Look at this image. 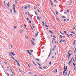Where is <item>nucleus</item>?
Wrapping results in <instances>:
<instances>
[{"label": "nucleus", "mask_w": 76, "mask_h": 76, "mask_svg": "<svg viewBox=\"0 0 76 76\" xmlns=\"http://www.w3.org/2000/svg\"><path fill=\"white\" fill-rule=\"evenodd\" d=\"M20 34H22V33H23V31L22 29H20Z\"/></svg>", "instance_id": "nucleus-1"}, {"label": "nucleus", "mask_w": 76, "mask_h": 76, "mask_svg": "<svg viewBox=\"0 0 76 76\" xmlns=\"http://www.w3.org/2000/svg\"><path fill=\"white\" fill-rule=\"evenodd\" d=\"M8 53L10 55V54H12V55L13 56H15V54L13 53L12 52H8Z\"/></svg>", "instance_id": "nucleus-2"}, {"label": "nucleus", "mask_w": 76, "mask_h": 76, "mask_svg": "<svg viewBox=\"0 0 76 76\" xmlns=\"http://www.w3.org/2000/svg\"><path fill=\"white\" fill-rule=\"evenodd\" d=\"M64 66V69H65V70H67V66H66H66Z\"/></svg>", "instance_id": "nucleus-3"}, {"label": "nucleus", "mask_w": 76, "mask_h": 76, "mask_svg": "<svg viewBox=\"0 0 76 76\" xmlns=\"http://www.w3.org/2000/svg\"><path fill=\"white\" fill-rule=\"evenodd\" d=\"M65 41V40L64 39L63 40L61 39V41H60V42H61V43H62V42H64Z\"/></svg>", "instance_id": "nucleus-4"}, {"label": "nucleus", "mask_w": 76, "mask_h": 76, "mask_svg": "<svg viewBox=\"0 0 76 76\" xmlns=\"http://www.w3.org/2000/svg\"><path fill=\"white\" fill-rule=\"evenodd\" d=\"M31 42L32 43V44L33 45H35V43L34 42H33V41L31 40Z\"/></svg>", "instance_id": "nucleus-5"}, {"label": "nucleus", "mask_w": 76, "mask_h": 76, "mask_svg": "<svg viewBox=\"0 0 76 76\" xmlns=\"http://www.w3.org/2000/svg\"><path fill=\"white\" fill-rule=\"evenodd\" d=\"M38 33H39V32L37 31L36 34L35 35V37H38Z\"/></svg>", "instance_id": "nucleus-6"}, {"label": "nucleus", "mask_w": 76, "mask_h": 76, "mask_svg": "<svg viewBox=\"0 0 76 76\" xmlns=\"http://www.w3.org/2000/svg\"><path fill=\"white\" fill-rule=\"evenodd\" d=\"M50 33H51V34H54V32H53V31H51L50 30L49 31Z\"/></svg>", "instance_id": "nucleus-7"}, {"label": "nucleus", "mask_w": 76, "mask_h": 76, "mask_svg": "<svg viewBox=\"0 0 76 76\" xmlns=\"http://www.w3.org/2000/svg\"><path fill=\"white\" fill-rule=\"evenodd\" d=\"M25 38L26 39H28V36L27 35H26L25 36Z\"/></svg>", "instance_id": "nucleus-8"}, {"label": "nucleus", "mask_w": 76, "mask_h": 76, "mask_svg": "<svg viewBox=\"0 0 76 76\" xmlns=\"http://www.w3.org/2000/svg\"><path fill=\"white\" fill-rule=\"evenodd\" d=\"M70 64H71V60H70L69 62L68 63V64L69 65H70Z\"/></svg>", "instance_id": "nucleus-9"}, {"label": "nucleus", "mask_w": 76, "mask_h": 76, "mask_svg": "<svg viewBox=\"0 0 76 76\" xmlns=\"http://www.w3.org/2000/svg\"><path fill=\"white\" fill-rule=\"evenodd\" d=\"M7 5L8 6V8L9 9L10 8H9V2H8Z\"/></svg>", "instance_id": "nucleus-10"}, {"label": "nucleus", "mask_w": 76, "mask_h": 76, "mask_svg": "<svg viewBox=\"0 0 76 76\" xmlns=\"http://www.w3.org/2000/svg\"><path fill=\"white\" fill-rule=\"evenodd\" d=\"M17 65H18V66H20V64H19V62H17Z\"/></svg>", "instance_id": "nucleus-11"}, {"label": "nucleus", "mask_w": 76, "mask_h": 76, "mask_svg": "<svg viewBox=\"0 0 76 76\" xmlns=\"http://www.w3.org/2000/svg\"><path fill=\"white\" fill-rule=\"evenodd\" d=\"M66 70H64L63 71V75H64V73H65V72H66Z\"/></svg>", "instance_id": "nucleus-12"}, {"label": "nucleus", "mask_w": 76, "mask_h": 76, "mask_svg": "<svg viewBox=\"0 0 76 76\" xmlns=\"http://www.w3.org/2000/svg\"><path fill=\"white\" fill-rule=\"evenodd\" d=\"M75 42H76V40H75L73 43V45H75Z\"/></svg>", "instance_id": "nucleus-13"}, {"label": "nucleus", "mask_w": 76, "mask_h": 76, "mask_svg": "<svg viewBox=\"0 0 76 76\" xmlns=\"http://www.w3.org/2000/svg\"><path fill=\"white\" fill-rule=\"evenodd\" d=\"M56 46H55V47H54V48L52 49V51H54V50H55V48H56Z\"/></svg>", "instance_id": "nucleus-14"}, {"label": "nucleus", "mask_w": 76, "mask_h": 76, "mask_svg": "<svg viewBox=\"0 0 76 76\" xmlns=\"http://www.w3.org/2000/svg\"><path fill=\"white\" fill-rule=\"evenodd\" d=\"M14 11V13H16V10H15V8H13Z\"/></svg>", "instance_id": "nucleus-15"}, {"label": "nucleus", "mask_w": 76, "mask_h": 76, "mask_svg": "<svg viewBox=\"0 0 76 76\" xmlns=\"http://www.w3.org/2000/svg\"><path fill=\"white\" fill-rule=\"evenodd\" d=\"M28 6H25V7H24V9H27L28 8Z\"/></svg>", "instance_id": "nucleus-16"}, {"label": "nucleus", "mask_w": 76, "mask_h": 76, "mask_svg": "<svg viewBox=\"0 0 76 76\" xmlns=\"http://www.w3.org/2000/svg\"><path fill=\"white\" fill-rule=\"evenodd\" d=\"M35 60L37 61H40V60L39 59H35Z\"/></svg>", "instance_id": "nucleus-17"}, {"label": "nucleus", "mask_w": 76, "mask_h": 76, "mask_svg": "<svg viewBox=\"0 0 76 76\" xmlns=\"http://www.w3.org/2000/svg\"><path fill=\"white\" fill-rule=\"evenodd\" d=\"M62 19H63L64 18H66V17H65V16H62Z\"/></svg>", "instance_id": "nucleus-18"}, {"label": "nucleus", "mask_w": 76, "mask_h": 76, "mask_svg": "<svg viewBox=\"0 0 76 76\" xmlns=\"http://www.w3.org/2000/svg\"><path fill=\"white\" fill-rule=\"evenodd\" d=\"M51 53H49V55L48 56V57H50V55H51Z\"/></svg>", "instance_id": "nucleus-19"}, {"label": "nucleus", "mask_w": 76, "mask_h": 76, "mask_svg": "<svg viewBox=\"0 0 76 76\" xmlns=\"http://www.w3.org/2000/svg\"><path fill=\"white\" fill-rule=\"evenodd\" d=\"M37 64H38V65L39 66H41V65H40V64H39V63L37 62Z\"/></svg>", "instance_id": "nucleus-20"}, {"label": "nucleus", "mask_w": 76, "mask_h": 76, "mask_svg": "<svg viewBox=\"0 0 76 76\" xmlns=\"http://www.w3.org/2000/svg\"><path fill=\"white\" fill-rule=\"evenodd\" d=\"M54 2H55L56 3H58V1L56 0L54 1Z\"/></svg>", "instance_id": "nucleus-21"}, {"label": "nucleus", "mask_w": 76, "mask_h": 76, "mask_svg": "<svg viewBox=\"0 0 76 76\" xmlns=\"http://www.w3.org/2000/svg\"><path fill=\"white\" fill-rule=\"evenodd\" d=\"M37 19L39 20V17H38V16H37Z\"/></svg>", "instance_id": "nucleus-22"}, {"label": "nucleus", "mask_w": 76, "mask_h": 76, "mask_svg": "<svg viewBox=\"0 0 76 76\" xmlns=\"http://www.w3.org/2000/svg\"><path fill=\"white\" fill-rule=\"evenodd\" d=\"M70 51H68V55H69L70 54Z\"/></svg>", "instance_id": "nucleus-23"}, {"label": "nucleus", "mask_w": 76, "mask_h": 76, "mask_svg": "<svg viewBox=\"0 0 76 76\" xmlns=\"http://www.w3.org/2000/svg\"><path fill=\"white\" fill-rule=\"evenodd\" d=\"M68 57H70V56H71V54L69 53V55H68Z\"/></svg>", "instance_id": "nucleus-24"}, {"label": "nucleus", "mask_w": 76, "mask_h": 76, "mask_svg": "<svg viewBox=\"0 0 76 76\" xmlns=\"http://www.w3.org/2000/svg\"><path fill=\"white\" fill-rule=\"evenodd\" d=\"M37 12H39V13L40 12V11L39 10H37Z\"/></svg>", "instance_id": "nucleus-25"}, {"label": "nucleus", "mask_w": 76, "mask_h": 76, "mask_svg": "<svg viewBox=\"0 0 76 76\" xmlns=\"http://www.w3.org/2000/svg\"><path fill=\"white\" fill-rule=\"evenodd\" d=\"M11 48H13V45H11Z\"/></svg>", "instance_id": "nucleus-26"}, {"label": "nucleus", "mask_w": 76, "mask_h": 76, "mask_svg": "<svg viewBox=\"0 0 76 76\" xmlns=\"http://www.w3.org/2000/svg\"><path fill=\"white\" fill-rule=\"evenodd\" d=\"M13 8H15V4H13Z\"/></svg>", "instance_id": "nucleus-27"}, {"label": "nucleus", "mask_w": 76, "mask_h": 76, "mask_svg": "<svg viewBox=\"0 0 76 76\" xmlns=\"http://www.w3.org/2000/svg\"><path fill=\"white\" fill-rule=\"evenodd\" d=\"M67 72H66L65 74V76H66V75H67Z\"/></svg>", "instance_id": "nucleus-28"}, {"label": "nucleus", "mask_w": 76, "mask_h": 76, "mask_svg": "<svg viewBox=\"0 0 76 76\" xmlns=\"http://www.w3.org/2000/svg\"><path fill=\"white\" fill-rule=\"evenodd\" d=\"M4 5H5V1H4Z\"/></svg>", "instance_id": "nucleus-29"}, {"label": "nucleus", "mask_w": 76, "mask_h": 76, "mask_svg": "<svg viewBox=\"0 0 76 76\" xmlns=\"http://www.w3.org/2000/svg\"><path fill=\"white\" fill-rule=\"evenodd\" d=\"M10 12L11 13H12L13 12V11H12V9H10Z\"/></svg>", "instance_id": "nucleus-30"}, {"label": "nucleus", "mask_w": 76, "mask_h": 76, "mask_svg": "<svg viewBox=\"0 0 76 76\" xmlns=\"http://www.w3.org/2000/svg\"><path fill=\"white\" fill-rule=\"evenodd\" d=\"M72 59H73V60L72 61V62H73V61H75V60L74 59V58H73Z\"/></svg>", "instance_id": "nucleus-31"}, {"label": "nucleus", "mask_w": 76, "mask_h": 76, "mask_svg": "<svg viewBox=\"0 0 76 76\" xmlns=\"http://www.w3.org/2000/svg\"><path fill=\"white\" fill-rule=\"evenodd\" d=\"M73 65L74 67H75V63H73Z\"/></svg>", "instance_id": "nucleus-32"}, {"label": "nucleus", "mask_w": 76, "mask_h": 76, "mask_svg": "<svg viewBox=\"0 0 76 76\" xmlns=\"http://www.w3.org/2000/svg\"><path fill=\"white\" fill-rule=\"evenodd\" d=\"M15 61H16V62H17V63H18V62H19V61H18V60H17L15 59Z\"/></svg>", "instance_id": "nucleus-33"}, {"label": "nucleus", "mask_w": 76, "mask_h": 76, "mask_svg": "<svg viewBox=\"0 0 76 76\" xmlns=\"http://www.w3.org/2000/svg\"><path fill=\"white\" fill-rule=\"evenodd\" d=\"M60 37L61 38H63V37H62V36L61 35H60Z\"/></svg>", "instance_id": "nucleus-34"}, {"label": "nucleus", "mask_w": 76, "mask_h": 76, "mask_svg": "<svg viewBox=\"0 0 76 76\" xmlns=\"http://www.w3.org/2000/svg\"><path fill=\"white\" fill-rule=\"evenodd\" d=\"M14 29H16V28H17V26H14Z\"/></svg>", "instance_id": "nucleus-35"}, {"label": "nucleus", "mask_w": 76, "mask_h": 76, "mask_svg": "<svg viewBox=\"0 0 76 76\" xmlns=\"http://www.w3.org/2000/svg\"><path fill=\"white\" fill-rule=\"evenodd\" d=\"M66 12H68V13H69L70 12H69V10H66Z\"/></svg>", "instance_id": "nucleus-36"}, {"label": "nucleus", "mask_w": 76, "mask_h": 76, "mask_svg": "<svg viewBox=\"0 0 76 76\" xmlns=\"http://www.w3.org/2000/svg\"><path fill=\"white\" fill-rule=\"evenodd\" d=\"M56 15H58V12H57V11H56Z\"/></svg>", "instance_id": "nucleus-37"}, {"label": "nucleus", "mask_w": 76, "mask_h": 76, "mask_svg": "<svg viewBox=\"0 0 76 76\" xmlns=\"http://www.w3.org/2000/svg\"><path fill=\"white\" fill-rule=\"evenodd\" d=\"M42 23L43 25H44V21H42Z\"/></svg>", "instance_id": "nucleus-38"}, {"label": "nucleus", "mask_w": 76, "mask_h": 76, "mask_svg": "<svg viewBox=\"0 0 76 76\" xmlns=\"http://www.w3.org/2000/svg\"><path fill=\"white\" fill-rule=\"evenodd\" d=\"M15 2L16 4L17 3V1H16V0H15Z\"/></svg>", "instance_id": "nucleus-39"}, {"label": "nucleus", "mask_w": 76, "mask_h": 76, "mask_svg": "<svg viewBox=\"0 0 76 76\" xmlns=\"http://www.w3.org/2000/svg\"><path fill=\"white\" fill-rule=\"evenodd\" d=\"M12 58H13V60H15V58H14V57H11Z\"/></svg>", "instance_id": "nucleus-40"}, {"label": "nucleus", "mask_w": 76, "mask_h": 76, "mask_svg": "<svg viewBox=\"0 0 76 76\" xmlns=\"http://www.w3.org/2000/svg\"><path fill=\"white\" fill-rule=\"evenodd\" d=\"M76 70V67H75L74 69V70Z\"/></svg>", "instance_id": "nucleus-41"}, {"label": "nucleus", "mask_w": 76, "mask_h": 76, "mask_svg": "<svg viewBox=\"0 0 76 76\" xmlns=\"http://www.w3.org/2000/svg\"><path fill=\"white\" fill-rule=\"evenodd\" d=\"M71 33H72V34H75V32H71Z\"/></svg>", "instance_id": "nucleus-42"}, {"label": "nucleus", "mask_w": 76, "mask_h": 76, "mask_svg": "<svg viewBox=\"0 0 76 76\" xmlns=\"http://www.w3.org/2000/svg\"><path fill=\"white\" fill-rule=\"evenodd\" d=\"M52 44H54V41L52 40Z\"/></svg>", "instance_id": "nucleus-43"}, {"label": "nucleus", "mask_w": 76, "mask_h": 76, "mask_svg": "<svg viewBox=\"0 0 76 76\" xmlns=\"http://www.w3.org/2000/svg\"><path fill=\"white\" fill-rule=\"evenodd\" d=\"M27 20H29V19L28 18H27Z\"/></svg>", "instance_id": "nucleus-44"}, {"label": "nucleus", "mask_w": 76, "mask_h": 76, "mask_svg": "<svg viewBox=\"0 0 76 76\" xmlns=\"http://www.w3.org/2000/svg\"><path fill=\"white\" fill-rule=\"evenodd\" d=\"M53 37L54 38H56V37L54 35H53Z\"/></svg>", "instance_id": "nucleus-45"}, {"label": "nucleus", "mask_w": 76, "mask_h": 76, "mask_svg": "<svg viewBox=\"0 0 76 76\" xmlns=\"http://www.w3.org/2000/svg\"><path fill=\"white\" fill-rule=\"evenodd\" d=\"M69 59H70V56H68V60H69Z\"/></svg>", "instance_id": "nucleus-46"}, {"label": "nucleus", "mask_w": 76, "mask_h": 76, "mask_svg": "<svg viewBox=\"0 0 76 76\" xmlns=\"http://www.w3.org/2000/svg\"><path fill=\"white\" fill-rule=\"evenodd\" d=\"M55 72H56V73H57V69H55Z\"/></svg>", "instance_id": "nucleus-47"}, {"label": "nucleus", "mask_w": 76, "mask_h": 76, "mask_svg": "<svg viewBox=\"0 0 76 76\" xmlns=\"http://www.w3.org/2000/svg\"><path fill=\"white\" fill-rule=\"evenodd\" d=\"M28 8H30V7H31V6L30 5H29L28 6Z\"/></svg>", "instance_id": "nucleus-48"}, {"label": "nucleus", "mask_w": 76, "mask_h": 76, "mask_svg": "<svg viewBox=\"0 0 76 76\" xmlns=\"http://www.w3.org/2000/svg\"><path fill=\"white\" fill-rule=\"evenodd\" d=\"M50 53H51V49H50Z\"/></svg>", "instance_id": "nucleus-49"}, {"label": "nucleus", "mask_w": 76, "mask_h": 76, "mask_svg": "<svg viewBox=\"0 0 76 76\" xmlns=\"http://www.w3.org/2000/svg\"><path fill=\"white\" fill-rule=\"evenodd\" d=\"M39 68L40 69H42V68L41 67H40V66L39 67Z\"/></svg>", "instance_id": "nucleus-50"}, {"label": "nucleus", "mask_w": 76, "mask_h": 76, "mask_svg": "<svg viewBox=\"0 0 76 76\" xmlns=\"http://www.w3.org/2000/svg\"><path fill=\"white\" fill-rule=\"evenodd\" d=\"M51 62H50L49 64L50 65V64H51Z\"/></svg>", "instance_id": "nucleus-51"}, {"label": "nucleus", "mask_w": 76, "mask_h": 76, "mask_svg": "<svg viewBox=\"0 0 76 76\" xmlns=\"http://www.w3.org/2000/svg\"><path fill=\"white\" fill-rule=\"evenodd\" d=\"M27 13H28V15H30V14L29 13V12H28Z\"/></svg>", "instance_id": "nucleus-52"}, {"label": "nucleus", "mask_w": 76, "mask_h": 76, "mask_svg": "<svg viewBox=\"0 0 76 76\" xmlns=\"http://www.w3.org/2000/svg\"><path fill=\"white\" fill-rule=\"evenodd\" d=\"M64 33H65V35H66V31H64Z\"/></svg>", "instance_id": "nucleus-53"}, {"label": "nucleus", "mask_w": 76, "mask_h": 76, "mask_svg": "<svg viewBox=\"0 0 76 76\" xmlns=\"http://www.w3.org/2000/svg\"><path fill=\"white\" fill-rule=\"evenodd\" d=\"M32 39H33V41H35V39L34 38H32Z\"/></svg>", "instance_id": "nucleus-54"}, {"label": "nucleus", "mask_w": 76, "mask_h": 76, "mask_svg": "<svg viewBox=\"0 0 76 76\" xmlns=\"http://www.w3.org/2000/svg\"><path fill=\"white\" fill-rule=\"evenodd\" d=\"M75 28H76V26L74 28H73V29H72V30H74Z\"/></svg>", "instance_id": "nucleus-55"}, {"label": "nucleus", "mask_w": 76, "mask_h": 76, "mask_svg": "<svg viewBox=\"0 0 76 76\" xmlns=\"http://www.w3.org/2000/svg\"><path fill=\"white\" fill-rule=\"evenodd\" d=\"M76 50H75L74 51V53H75V52H76Z\"/></svg>", "instance_id": "nucleus-56"}, {"label": "nucleus", "mask_w": 76, "mask_h": 76, "mask_svg": "<svg viewBox=\"0 0 76 76\" xmlns=\"http://www.w3.org/2000/svg\"><path fill=\"white\" fill-rule=\"evenodd\" d=\"M51 6H53V4L52 2L51 3Z\"/></svg>", "instance_id": "nucleus-57"}, {"label": "nucleus", "mask_w": 76, "mask_h": 76, "mask_svg": "<svg viewBox=\"0 0 76 76\" xmlns=\"http://www.w3.org/2000/svg\"><path fill=\"white\" fill-rule=\"evenodd\" d=\"M45 26L47 28H48V26H47V25H45Z\"/></svg>", "instance_id": "nucleus-58"}, {"label": "nucleus", "mask_w": 76, "mask_h": 76, "mask_svg": "<svg viewBox=\"0 0 76 76\" xmlns=\"http://www.w3.org/2000/svg\"><path fill=\"white\" fill-rule=\"evenodd\" d=\"M24 26L26 28V25H24Z\"/></svg>", "instance_id": "nucleus-59"}, {"label": "nucleus", "mask_w": 76, "mask_h": 76, "mask_svg": "<svg viewBox=\"0 0 76 76\" xmlns=\"http://www.w3.org/2000/svg\"><path fill=\"white\" fill-rule=\"evenodd\" d=\"M35 13L36 15H37V12H35Z\"/></svg>", "instance_id": "nucleus-60"}, {"label": "nucleus", "mask_w": 76, "mask_h": 76, "mask_svg": "<svg viewBox=\"0 0 76 76\" xmlns=\"http://www.w3.org/2000/svg\"><path fill=\"white\" fill-rule=\"evenodd\" d=\"M70 71H69V74H68V75H69V74H70Z\"/></svg>", "instance_id": "nucleus-61"}, {"label": "nucleus", "mask_w": 76, "mask_h": 76, "mask_svg": "<svg viewBox=\"0 0 76 76\" xmlns=\"http://www.w3.org/2000/svg\"><path fill=\"white\" fill-rule=\"evenodd\" d=\"M28 53H29V54H30V56H31V54L30 53V52H29Z\"/></svg>", "instance_id": "nucleus-62"}, {"label": "nucleus", "mask_w": 76, "mask_h": 76, "mask_svg": "<svg viewBox=\"0 0 76 76\" xmlns=\"http://www.w3.org/2000/svg\"><path fill=\"white\" fill-rule=\"evenodd\" d=\"M31 52L32 53V52H33V50H31Z\"/></svg>", "instance_id": "nucleus-63"}, {"label": "nucleus", "mask_w": 76, "mask_h": 76, "mask_svg": "<svg viewBox=\"0 0 76 76\" xmlns=\"http://www.w3.org/2000/svg\"><path fill=\"white\" fill-rule=\"evenodd\" d=\"M27 52H28V53H29V50H27Z\"/></svg>", "instance_id": "nucleus-64"}]
</instances>
